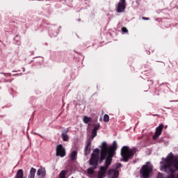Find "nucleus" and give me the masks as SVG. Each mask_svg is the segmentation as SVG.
Segmentation results:
<instances>
[{
	"label": "nucleus",
	"instance_id": "13",
	"mask_svg": "<svg viewBox=\"0 0 178 178\" xmlns=\"http://www.w3.org/2000/svg\"><path fill=\"white\" fill-rule=\"evenodd\" d=\"M70 159L71 161H76V159H77V151L74 150L70 154Z\"/></svg>",
	"mask_w": 178,
	"mask_h": 178
},
{
	"label": "nucleus",
	"instance_id": "20",
	"mask_svg": "<svg viewBox=\"0 0 178 178\" xmlns=\"http://www.w3.org/2000/svg\"><path fill=\"white\" fill-rule=\"evenodd\" d=\"M166 178H178V175L176 176L173 174H171L169 176H168Z\"/></svg>",
	"mask_w": 178,
	"mask_h": 178
},
{
	"label": "nucleus",
	"instance_id": "15",
	"mask_svg": "<svg viewBox=\"0 0 178 178\" xmlns=\"http://www.w3.org/2000/svg\"><path fill=\"white\" fill-rule=\"evenodd\" d=\"M61 138L63 140V141H69V135L66 133H63L61 134Z\"/></svg>",
	"mask_w": 178,
	"mask_h": 178
},
{
	"label": "nucleus",
	"instance_id": "24",
	"mask_svg": "<svg viewBox=\"0 0 178 178\" xmlns=\"http://www.w3.org/2000/svg\"><path fill=\"white\" fill-rule=\"evenodd\" d=\"M162 176V174H159L158 177H161Z\"/></svg>",
	"mask_w": 178,
	"mask_h": 178
},
{
	"label": "nucleus",
	"instance_id": "3",
	"mask_svg": "<svg viewBox=\"0 0 178 178\" xmlns=\"http://www.w3.org/2000/svg\"><path fill=\"white\" fill-rule=\"evenodd\" d=\"M98 158H99V149H95L89 160V165L92 168L88 169V175H94V169H97V166H98Z\"/></svg>",
	"mask_w": 178,
	"mask_h": 178
},
{
	"label": "nucleus",
	"instance_id": "21",
	"mask_svg": "<svg viewBox=\"0 0 178 178\" xmlns=\"http://www.w3.org/2000/svg\"><path fill=\"white\" fill-rule=\"evenodd\" d=\"M122 31L123 33H128L129 30H127V29L124 28V27H122Z\"/></svg>",
	"mask_w": 178,
	"mask_h": 178
},
{
	"label": "nucleus",
	"instance_id": "18",
	"mask_svg": "<svg viewBox=\"0 0 178 178\" xmlns=\"http://www.w3.org/2000/svg\"><path fill=\"white\" fill-rule=\"evenodd\" d=\"M90 120H91V118L87 116H85L83 118V122L84 123H89Z\"/></svg>",
	"mask_w": 178,
	"mask_h": 178
},
{
	"label": "nucleus",
	"instance_id": "14",
	"mask_svg": "<svg viewBox=\"0 0 178 178\" xmlns=\"http://www.w3.org/2000/svg\"><path fill=\"white\" fill-rule=\"evenodd\" d=\"M35 172H36L35 169L32 168L30 170V173L28 178H35Z\"/></svg>",
	"mask_w": 178,
	"mask_h": 178
},
{
	"label": "nucleus",
	"instance_id": "4",
	"mask_svg": "<svg viewBox=\"0 0 178 178\" xmlns=\"http://www.w3.org/2000/svg\"><path fill=\"white\" fill-rule=\"evenodd\" d=\"M136 154V149H130L127 146H124L121 149V156H122L123 161L127 162Z\"/></svg>",
	"mask_w": 178,
	"mask_h": 178
},
{
	"label": "nucleus",
	"instance_id": "17",
	"mask_svg": "<svg viewBox=\"0 0 178 178\" xmlns=\"http://www.w3.org/2000/svg\"><path fill=\"white\" fill-rule=\"evenodd\" d=\"M97 136V131H92V135L90 136V138H89L88 141H92V140H94V137Z\"/></svg>",
	"mask_w": 178,
	"mask_h": 178
},
{
	"label": "nucleus",
	"instance_id": "2",
	"mask_svg": "<svg viewBox=\"0 0 178 178\" xmlns=\"http://www.w3.org/2000/svg\"><path fill=\"white\" fill-rule=\"evenodd\" d=\"M161 170L167 173H173L178 169V157L170 153L165 159L163 158L160 162Z\"/></svg>",
	"mask_w": 178,
	"mask_h": 178
},
{
	"label": "nucleus",
	"instance_id": "23",
	"mask_svg": "<svg viewBox=\"0 0 178 178\" xmlns=\"http://www.w3.org/2000/svg\"><path fill=\"white\" fill-rule=\"evenodd\" d=\"M142 19H143V20H148V19H149L148 18H147V17H143Z\"/></svg>",
	"mask_w": 178,
	"mask_h": 178
},
{
	"label": "nucleus",
	"instance_id": "16",
	"mask_svg": "<svg viewBox=\"0 0 178 178\" xmlns=\"http://www.w3.org/2000/svg\"><path fill=\"white\" fill-rule=\"evenodd\" d=\"M16 178H23V170H19Z\"/></svg>",
	"mask_w": 178,
	"mask_h": 178
},
{
	"label": "nucleus",
	"instance_id": "12",
	"mask_svg": "<svg viewBox=\"0 0 178 178\" xmlns=\"http://www.w3.org/2000/svg\"><path fill=\"white\" fill-rule=\"evenodd\" d=\"M69 171L67 170H63L60 172L58 178H67V173Z\"/></svg>",
	"mask_w": 178,
	"mask_h": 178
},
{
	"label": "nucleus",
	"instance_id": "7",
	"mask_svg": "<svg viewBox=\"0 0 178 178\" xmlns=\"http://www.w3.org/2000/svg\"><path fill=\"white\" fill-rule=\"evenodd\" d=\"M126 9V0H120L117 5V12L121 13Z\"/></svg>",
	"mask_w": 178,
	"mask_h": 178
},
{
	"label": "nucleus",
	"instance_id": "9",
	"mask_svg": "<svg viewBox=\"0 0 178 178\" xmlns=\"http://www.w3.org/2000/svg\"><path fill=\"white\" fill-rule=\"evenodd\" d=\"M162 130H163V124H160L156 128V131L153 136L154 140H157V138H159V136L162 134Z\"/></svg>",
	"mask_w": 178,
	"mask_h": 178
},
{
	"label": "nucleus",
	"instance_id": "1",
	"mask_svg": "<svg viewBox=\"0 0 178 178\" xmlns=\"http://www.w3.org/2000/svg\"><path fill=\"white\" fill-rule=\"evenodd\" d=\"M118 148V143L116 141L113 143V145L108 147L106 142H103L100 146V159L104 161L106 158L105 165L100 166L97 172V178H105L106 177V172H108V168L112 163V158L115 155V151Z\"/></svg>",
	"mask_w": 178,
	"mask_h": 178
},
{
	"label": "nucleus",
	"instance_id": "6",
	"mask_svg": "<svg viewBox=\"0 0 178 178\" xmlns=\"http://www.w3.org/2000/svg\"><path fill=\"white\" fill-rule=\"evenodd\" d=\"M56 156H60L61 158H63L66 155V149L65 147H63V145H58L56 147Z\"/></svg>",
	"mask_w": 178,
	"mask_h": 178
},
{
	"label": "nucleus",
	"instance_id": "11",
	"mask_svg": "<svg viewBox=\"0 0 178 178\" xmlns=\"http://www.w3.org/2000/svg\"><path fill=\"white\" fill-rule=\"evenodd\" d=\"M85 155H88L91 152V141L88 140L87 145L85 147Z\"/></svg>",
	"mask_w": 178,
	"mask_h": 178
},
{
	"label": "nucleus",
	"instance_id": "8",
	"mask_svg": "<svg viewBox=\"0 0 178 178\" xmlns=\"http://www.w3.org/2000/svg\"><path fill=\"white\" fill-rule=\"evenodd\" d=\"M107 178H118L119 177V171L116 169H110L107 172Z\"/></svg>",
	"mask_w": 178,
	"mask_h": 178
},
{
	"label": "nucleus",
	"instance_id": "5",
	"mask_svg": "<svg viewBox=\"0 0 178 178\" xmlns=\"http://www.w3.org/2000/svg\"><path fill=\"white\" fill-rule=\"evenodd\" d=\"M152 173V165L150 163H147L140 169V177L141 178H149Z\"/></svg>",
	"mask_w": 178,
	"mask_h": 178
},
{
	"label": "nucleus",
	"instance_id": "22",
	"mask_svg": "<svg viewBox=\"0 0 178 178\" xmlns=\"http://www.w3.org/2000/svg\"><path fill=\"white\" fill-rule=\"evenodd\" d=\"M98 129H99V125H96L94 129H93V131H97L98 130Z\"/></svg>",
	"mask_w": 178,
	"mask_h": 178
},
{
	"label": "nucleus",
	"instance_id": "10",
	"mask_svg": "<svg viewBox=\"0 0 178 178\" xmlns=\"http://www.w3.org/2000/svg\"><path fill=\"white\" fill-rule=\"evenodd\" d=\"M46 175L47 170L44 167H40L37 171V175L38 176V178H44L45 177Z\"/></svg>",
	"mask_w": 178,
	"mask_h": 178
},
{
	"label": "nucleus",
	"instance_id": "19",
	"mask_svg": "<svg viewBox=\"0 0 178 178\" xmlns=\"http://www.w3.org/2000/svg\"><path fill=\"white\" fill-rule=\"evenodd\" d=\"M104 122H109V115H108V114H105L104 115Z\"/></svg>",
	"mask_w": 178,
	"mask_h": 178
}]
</instances>
